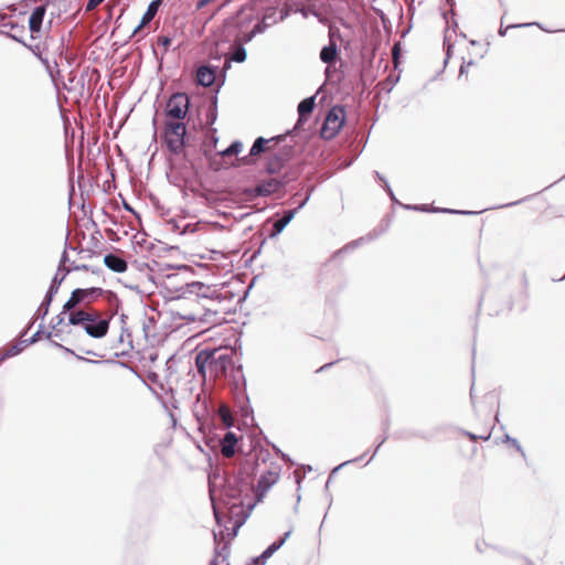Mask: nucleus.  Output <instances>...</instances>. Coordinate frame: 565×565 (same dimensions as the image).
Returning a JSON list of instances; mask_svg holds the SVG:
<instances>
[{"mask_svg":"<svg viewBox=\"0 0 565 565\" xmlns=\"http://www.w3.org/2000/svg\"><path fill=\"white\" fill-rule=\"evenodd\" d=\"M42 65L45 67L46 73L51 77L54 85H56V76H60V71L57 68V63L54 61L53 64H51L47 56L41 58L40 61Z\"/></svg>","mask_w":565,"mask_h":565,"instance_id":"obj_32","label":"nucleus"},{"mask_svg":"<svg viewBox=\"0 0 565 565\" xmlns=\"http://www.w3.org/2000/svg\"><path fill=\"white\" fill-rule=\"evenodd\" d=\"M430 213H449V214H460V215H477L480 212L468 211V210H455L449 207H435L429 205Z\"/></svg>","mask_w":565,"mask_h":565,"instance_id":"obj_35","label":"nucleus"},{"mask_svg":"<svg viewBox=\"0 0 565 565\" xmlns=\"http://www.w3.org/2000/svg\"><path fill=\"white\" fill-rule=\"evenodd\" d=\"M162 3H163V0H151L149 2L147 10L145 11V13L141 17V21H140L139 25H137L135 28L132 34H136L139 31V29H141L142 25L149 24L153 20V18L160 10V7L162 6Z\"/></svg>","mask_w":565,"mask_h":565,"instance_id":"obj_21","label":"nucleus"},{"mask_svg":"<svg viewBox=\"0 0 565 565\" xmlns=\"http://www.w3.org/2000/svg\"><path fill=\"white\" fill-rule=\"evenodd\" d=\"M230 58L234 63H244L247 58V51H246L245 46L238 45L237 49L232 53Z\"/></svg>","mask_w":565,"mask_h":565,"instance_id":"obj_44","label":"nucleus"},{"mask_svg":"<svg viewBox=\"0 0 565 565\" xmlns=\"http://www.w3.org/2000/svg\"><path fill=\"white\" fill-rule=\"evenodd\" d=\"M530 198H531V195H527V196H524V198H522L520 200H516L514 202H510V203H505V204H500V205L495 206L494 209H505V207L515 206V205H519V204L527 201Z\"/></svg>","mask_w":565,"mask_h":565,"instance_id":"obj_62","label":"nucleus"},{"mask_svg":"<svg viewBox=\"0 0 565 565\" xmlns=\"http://www.w3.org/2000/svg\"><path fill=\"white\" fill-rule=\"evenodd\" d=\"M22 352L21 344H13L2 354H0V365L8 359L13 358Z\"/></svg>","mask_w":565,"mask_h":565,"instance_id":"obj_43","label":"nucleus"},{"mask_svg":"<svg viewBox=\"0 0 565 565\" xmlns=\"http://www.w3.org/2000/svg\"><path fill=\"white\" fill-rule=\"evenodd\" d=\"M276 215L279 216V218L273 223L268 235L265 237L267 239L277 238L286 228V226L294 220L296 216V211L286 210L284 216H280V213H277Z\"/></svg>","mask_w":565,"mask_h":565,"instance_id":"obj_14","label":"nucleus"},{"mask_svg":"<svg viewBox=\"0 0 565 565\" xmlns=\"http://www.w3.org/2000/svg\"><path fill=\"white\" fill-rule=\"evenodd\" d=\"M67 320L70 326H79L84 329V326L87 324L86 322L90 320V313L79 310L70 313Z\"/></svg>","mask_w":565,"mask_h":565,"instance_id":"obj_30","label":"nucleus"},{"mask_svg":"<svg viewBox=\"0 0 565 565\" xmlns=\"http://www.w3.org/2000/svg\"><path fill=\"white\" fill-rule=\"evenodd\" d=\"M192 285H199V281L186 282L178 288H175V295L170 298V301H180L183 299H188L190 295L196 297V291L199 288H191Z\"/></svg>","mask_w":565,"mask_h":565,"instance_id":"obj_26","label":"nucleus"},{"mask_svg":"<svg viewBox=\"0 0 565 565\" xmlns=\"http://www.w3.org/2000/svg\"><path fill=\"white\" fill-rule=\"evenodd\" d=\"M502 443L514 448L523 457V459L526 460V454H525L522 445L520 444V441L516 438L510 436L509 434H504L502 437Z\"/></svg>","mask_w":565,"mask_h":565,"instance_id":"obj_37","label":"nucleus"},{"mask_svg":"<svg viewBox=\"0 0 565 565\" xmlns=\"http://www.w3.org/2000/svg\"><path fill=\"white\" fill-rule=\"evenodd\" d=\"M221 553L223 554V562L227 561V557L230 554V546L227 544H225L222 547V551H218L217 548H215L214 556L210 561L209 565H220L218 555H221Z\"/></svg>","mask_w":565,"mask_h":565,"instance_id":"obj_46","label":"nucleus"},{"mask_svg":"<svg viewBox=\"0 0 565 565\" xmlns=\"http://www.w3.org/2000/svg\"><path fill=\"white\" fill-rule=\"evenodd\" d=\"M367 452H364L363 455L356 457V458H353V459H350V460H345L343 461L342 463L338 465L337 467H334L330 475H329V481L332 480V478L345 466L350 465V463H353V462H358V461H361L365 456H366Z\"/></svg>","mask_w":565,"mask_h":565,"instance_id":"obj_45","label":"nucleus"},{"mask_svg":"<svg viewBox=\"0 0 565 565\" xmlns=\"http://www.w3.org/2000/svg\"><path fill=\"white\" fill-rule=\"evenodd\" d=\"M473 64H475L473 60H469L468 62H466L463 60L461 65H460V67H459V77H461L462 75H466L468 73V67L473 65Z\"/></svg>","mask_w":565,"mask_h":565,"instance_id":"obj_63","label":"nucleus"},{"mask_svg":"<svg viewBox=\"0 0 565 565\" xmlns=\"http://www.w3.org/2000/svg\"><path fill=\"white\" fill-rule=\"evenodd\" d=\"M329 36V43L327 45H323L319 53L321 62L327 65L335 63L340 55V47L334 38L338 36L340 40H342V34L340 30H330Z\"/></svg>","mask_w":565,"mask_h":565,"instance_id":"obj_8","label":"nucleus"},{"mask_svg":"<svg viewBox=\"0 0 565 565\" xmlns=\"http://www.w3.org/2000/svg\"><path fill=\"white\" fill-rule=\"evenodd\" d=\"M172 41H173L172 36L168 35V34L167 35L161 34L158 36L157 43L163 49V52H167L170 49Z\"/></svg>","mask_w":565,"mask_h":565,"instance_id":"obj_53","label":"nucleus"},{"mask_svg":"<svg viewBox=\"0 0 565 565\" xmlns=\"http://www.w3.org/2000/svg\"><path fill=\"white\" fill-rule=\"evenodd\" d=\"M163 128L161 143L169 156L183 154L188 162L186 150L190 142L189 121L193 117V104L186 92L171 93L163 107Z\"/></svg>","mask_w":565,"mask_h":565,"instance_id":"obj_2","label":"nucleus"},{"mask_svg":"<svg viewBox=\"0 0 565 565\" xmlns=\"http://www.w3.org/2000/svg\"><path fill=\"white\" fill-rule=\"evenodd\" d=\"M3 26H10V29L13 32H7V31L0 30V34H3L7 38H9L24 46V44L26 42L24 41L23 35H22L24 33V28L22 25H18L17 23L10 21V22L3 24Z\"/></svg>","mask_w":565,"mask_h":565,"instance_id":"obj_27","label":"nucleus"},{"mask_svg":"<svg viewBox=\"0 0 565 565\" xmlns=\"http://www.w3.org/2000/svg\"><path fill=\"white\" fill-rule=\"evenodd\" d=\"M104 265L113 273L122 274L128 269V262L117 253H107L104 255Z\"/></svg>","mask_w":565,"mask_h":565,"instance_id":"obj_16","label":"nucleus"},{"mask_svg":"<svg viewBox=\"0 0 565 565\" xmlns=\"http://www.w3.org/2000/svg\"><path fill=\"white\" fill-rule=\"evenodd\" d=\"M279 548L274 543H270L258 556L253 557V563H260L265 565L266 562L278 551Z\"/></svg>","mask_w":565,"mask_h":565,"instance_id":"obj_31","label":"nucleus"},{"mask_svg":"<svg viewBox=\"0 0 565 565\" xmlns=\"http://www.w3.org/2000/svg\"><path fill=\"white\" fill-rule=\"evenodd\" d=\"M398 81V77L397 78H393L392 75L387 76L385 81L383 82H380V86L382 88V90H385L386 93H391L392 89L394 88L395 84L397 83Z\"/></svg>","mask_w":565,"mask_h":565,"instance_id":"obj_50","label":"nucleus"},{"mask_svg":"<svg viewBox=\"0 0 565 565\" xmlns=\"http://www.w3.org/2000/svg\"><path fill=\"white\" fill-rule=\"evenodd\" d=\"M191 288H199V290L196 291V299H217L218 301L222 300V295L218 291L213 289L212 286L206 285L202 281H199V285H192Z\"/></svg>","mask_w":565,"mask_h":565,"instance_id":"obj_24","label":"nucleus"},{"mask_svg":"<svg viewBox=\"0 0 565 565\" xmlns=\"http://www.w3.org/2000/svg\"><path fill=\"white\" fill-rule=\"evenodd\" d=\"M241 380H242V386L239 388L241 395L245 398V403L241 406V414L244 417H253L254 409L249 403V397L246 393L247 383H246V379H245L244 374H241Z\"/></svg>","mask_w":565,"mask_h":565,"instance_id":"obj_28","label":"nucleus"},{"mask_svg":"<svg viewBox=\"0 0 565 565\" xmlns=\"http://www.w3.org/2000/svg\"><path fill=\"white\" fill-rule=\"evenodd\" d=\"M285 141V135H277V136H274L269 139L265 138V137H257L250 149H249V156H258L260 153H263L266 149V146L269 143V142H275L277 145H279L280 142Z\"/></svg>","mask_w":565,"mask_h":565,"instance_id":"obj_18","label":"nucleus"},{"mask_svg":"<svg viewBox=\"0 0 565 565\" xmlns=\"http://www.w3.org/2000/svg\"><path fill=\"white\" fill-rule=\"evenodd\" d=\"M178 157H181L183 162L180 163L178 167H175V169L178 170V172H182L184 175H185V171H193L195 170V167H194V163L192 161V159L189 157L190 159V162L186 161V159L184 158L183 154H179Z\"/></svg>","mask_w":565,"mask_h":565,"instance_id":"obj_48","label":"nucleus"},{"mask_svg":"<svg viewBox=\"0 0 565 565\" xmlns=\"http://www.w3.org/2000/svg\"><path fill=\"white\" fill-rule=\"evenodd\" d=\"M289 15V12L287 10H282L279 13V17H277V8L274 6H268L264 10V14L262 19H258L256 22H265L267 25V29L276 24L279 21H284Z\"/></svg>","mask_w":565,"mask_h":565,"instance_id":"obj_20","label":"nucleus"},{"mask_svg":"<svg viewBox=\"0 0 565 565\" xmlns=\"http://www.w3.org/2000/svg\"><path fill=\"white\" fill-rule=\"evenodd\" d=\"M232 63H233V61L230 57L225 58L223 66H222V73L221 74L218 73V78H220L218 83H221V81L223 79L224 76L226 77V73L232 67Z\"/></svg>","mask_w":565,"mask_h":565,"instance_id":"obj_59","label":"nucleus"},{"mask_svg":"<svg viewBox=\"0 0 565 565\" xmlns=\"http://www.w3.org/2000/svg\"><path fill=\"white\" fill-rule=\"evenodd\" d=\"M243 142L241 140H233L224 150L220 152L223 157L238 156L243 150Z\"/></svg>","mask_w":565,"mask_h":565,"instance_id":"obj_33","label":"nucleus"},{"mask_svg":"<svg viewBox=\"0 0 565 565\" xmlns=\"http://www.w3.org/2000/svg\"><path fill=\"white\" fill-rule=\"evenodd\" d=\"M444 430V427H436L433 433H426L423 430H416V429H403L398 430L394 434L395 439H412V438H420L424 440H430L436 434L441 433Z\"/></svg>","mask_w":565,"mask_h":565,"instance_id":"obj_17","label":"nucleus"},{"mask_svg":"<svg viewBox=\"0 0 565 565\" xmlns=\"http://www.w3.org/2000/svg\"><path fill=\"white\" fill-rule=\"evenodd\" d=\"M296 149L291 145H285L276 151H271L266 160L264 170L266 173L274 175L277 174L279 180L285 181V188L299 179L303 172L305 163L298 161L289 164L296 156Z\"/></svg>","mask_w":565,"mask_h":565,"instance_id":"obj_4","label":"nucleus"},{"mask_svg":"<svg viewBox=\"0 0 565 565\" xmlns=\"http://www.w3.org/2000/svg\"><path fill=\"white\" fill-rule=\"evenodd\" d=\"M381 425H382V431H384V435L376 438V445H375L374 451H373L372 456L370 457V459L366 461V465L370 463L374 459V457L376 456L381 446L388 439V430L391 427L390 414H386L383 417Z\"/></svg>","mask_w":565,"mask_h":565,"instance_id":"obj_25","label":"nucleus"},{"mask_svg":"<svg viewBox=\"0 0 565 565\" xmlns=\"http://www.w3.org/2000/svg\"><path fill=\"white\" fill-rule=\"evenodd\" d=\"M365 238L364 237H360L358 239H354L350 243H348L347 245H344L342 248L338 249L334 254H333V258H337V257H340L341 255L343 254H347V253H350V252H353L355 248H358L359 246H361L363 243H364Z\"/></svg>","mask_w":565,"mask_h":565,"instance_id":"obj_36","label":"nucleus"},{"mask_svg":"<svg viewBox=\"0 0 565 565\" xmlns=\"http://www.w3.org/2000/svg\"><path fill=\"white\" fill-rule=\"evenodd\" d=\"M444 45L446 46V56L444 60V67H445L452 54V49H454V45L448 42L447 35H445V38H444Z\"/></svg>","mask_w":565,"mask_h":565,"instance_id":"obj_57","label":"nucleus"},{"mask_svg":"<svg viewBox=\"0 0 565 565\" xmlns=\"http://www.w3.org/2000/svg\"><path fill=\"white\" fill-rule=\"evenodd\" d=\"M282 189H285V181L279 180L278 175L274 174L256 185V195L267 198Z\"/></svg>","mask_w":565,"mask_h":565,"instance_id":"obj_13","label":"nucleus"},{"mask_svg":"<svg viewBox=\"0 0 565 565\" xmlns=\"http://www.w3.org/2000/svg\"><path fill=\"white\" fill-rule=\"evenodd\" d=\"M167 179L170 184L178 188H181L183 183L190 182V178L184 175L182 172H177V174L174 175H170L169 173H167Z\"/></svg>","mask_w":565,"mask_h":565,"instance_id":"obj_40","label":"nucleus"},{"mask_svg":"<svg viewBox=\"0 0 565 565\" xmlns=\"http://www.w3.org/2000/svg\"><path fill=\"white\" fill-rule=\"evenodd\" d=\"M212 360H213V350L203 349L199 351L194 358L195 367L199 374L206 376V367L210 366L212 369Z\"/></svg>","mask_w":565,"mask_h":565,"instance_id":"obj_19","label":"nucleus"},{"mask_svg":"<svg viewBox=\"0 0 565 565\" xmlns=\"http://www.w3.org/2000/svg\"><path fill=\"white\" fill-rule=\"evenodd\" d=\"M253 15L244 12H238L224 20L220 31L217 40V49L211 51V58L221 61L224 52L220 51L222 44H231L232 42L238 43V45L245 46L256 35L263 34L267 30L265 22H255L250 30L247 26L252 23Z\"/></svg>","mask_w":565,"mask_h":565,"instance_id":"obj_3","label":"nucleus"},{"mask_svg":"<svg viewBox=\"0 0 565 565\" xmlns=\"http://www.w3.org/2000/svg\"><path fill=\"white\" fill-rule=\"evenodd\" d=\"M220 67L212 64H203L198 67L195 79L198 85L202 87H215L218 84Z\"/></svg>","mask_w":565,"mask_h":565,"instance_id":"obj_11","label":"nucleus"},{"mask_svg":"<svg viewBox=\"0 0 565 565\" xmlns=\"http://www.w3.org/2000/svg\"><path fill=\"white\" fill-rule=\"evenodd\" d=\"M122 207L125 211L134 214L139 222L141 221L140 213H138L126 200H122Z\"/></svg>","mask_w":565,"mask_h":565,"instance_id":"obj_61","label":"nucleus"},{"mask_svg":"<svg viewBox=\"0 0 565 565\" xmlns=\"http://www.w3.org/2000/svg\"><path fill=\"white\" fill-rule=\"evenodd\" d=\"M217 313V310H214V309H211V308H205V312H204V317H200V320L202 321H207V316L210 315H216ZM172 316L173 318H178L180 320H185L188 322H194L199 319V317L195 315V313H185V315H182L180 312H173L172 311Z\"/></svg>","mask_w":565,"mask_h":565,"instance_id":"obj_29","label":"nucleus"},{"mask_svg":"<svg viewBox=\"0 0 565 565\" xmlns=\"http://www.w3.org/2000/svg\"><path fill=\"white\" fill-rule=\"evenodd\" d=\"M279 472L280 468L277 470H267L266 472L262 473L258 481H257V489L260 492V495L256 500L257 502L262 500L264 494L271 489V487L278 481L279 479Z\"/></svg>","mask_w":565,"mask_h":565,"instance_id":"obj_15","label":"nucleus"},{"mask_svg":"<svg viewBox=\"0 0 565 565\" xmlns=\"http://www.w3.org/2000/svg\"><path fill=\"white\" fill-rule=\"evenodd\" d=\"M24 46L26 49H29L39 58V61H41V58L45 57L44 46L41 43H36V44L25 43Z\"/></svg>","mask_w":565,"mask_h":565,"instance_id":"obj_49","label":"nucleus"},{"mask_svg":"<svg viewBox=\"0 0 565 565\" xmlns=\"http://www.w3.org/2000/svg\"><path fill=\"white\" fill-rule=\"evenodd\" d=\"M44 333V324L40 323L38 330L30 337L31 342L35 343L39 341L40 335Z\"/></svg>","mask_w":565,"mask_h":565,"instance_id":"obj_64","label":"nucleus"},{"mask_svg":"<svg viewBox=\"0 0 565 565\" xmlns=\"http://www.w3.org/2000/svg\"><path fill=\"white\" fill-rule=\"evenodd\" d=\"M110 321L111 317L99 318L97 315L90 313V320L86 322L84 330L90 338L103 339L109 331Z\"/></svg>","mask_w":565,"mask_h":565,"instance_id":"obj_9","label":"nucleus"},{"mask_svg":"<svg viewBox=\"0 0 565 565\" xmlns=\"http://www.w3.org/2000/svg\"><path fill=\"white\" fill-rule=\"evenodd\" d=\"M257 462L246 461L228 478L222 500L223 511L215 504L213 494H210L216 524L228 530L227 524L231 523V535L233 537L238 534L239 529L245 524L257 504V501L252 499L246 502L252 481L257 473Z\"/></svg>","mask_w":565,"mask_h":565,"instance_id":"obj_1","label":"nucleus"},{"mask_svg":"<svg viewBox=\"0 0 565 565\" xmlns=\"http://www.w3.org/2000/svg\"><path fill=\"white\" fill-rule=\"evenodd\" d=\"M88 268H90V265L88 264H76L75 262H72L70 268L64 269L63 274H66L67 276L71 271H88Z\"/></svg>","mask_w":565,"mask_h":565,"instance_id":"obj_54","label":"nucleus"},{"mask_svg":"<svg viewBox=\"0 0 565 565\" xmlns=\"http://www.w3.org/2000/svg\"><path fill=\"white\" fill-rule=\"evenodd\" d=\"M238 440L239 437L231 429H227V431L224 435V438L221 441L222 452L225 457L234 456L236 451L235 446L237 445Z\"/></svg>","mask_w":565,"mask_h":565,"instance_id":"obj_22","label":"nucleus"},{"mask_svg":"<svg viewBox=\"0 0 565 565\" xmlns=\"http://www.w3.org/2000/svg\"><path fill=\"white\" fill-rule=\"evenodd\" d=\"M399 206L407 211H415V212H428L429 211L428 204H405V203L401 202Z\"/></svg>","mask_w":565,"mask_h":565,"instance_id":"obj_51","label":"nucleus"},{"mask_svg":"<svg viewBox=\"0 0 565 565\" xmlns=\"http://www.w3.org/2000/svg\"><path fill=\"white\" fill-rule=\"evenodd\" d=\"M291 533H292V527H290L287 532H285L279 539H277L273 543L275 545H277L278 548H280L286 543V541L290 537Z\"/></svg>","mask_w":565,"mask_h":565,"instance_id":"obj_58","label":"nucleus"},{"mask_svg":"<svg viewBox=\"0 0 565 565\" xmlns=\"http://www.w3.org/2000/svg\"><path fill=\"white\" fill-rule=\"evenodd\" d=\"M103 295H105L109 301L114 302L117 308L121 305V300L115 291L93 286L88 288H75L63 305V309L64 311H71L77 305L89 302Z\"/></svg>","mask_w":565,"mask_h":565,"instance_id":"obj_5","label":"nucleus"},{"mask_svg":"<svg viewBox=\"0 0 565 565\" xmlns=\"http://www.w3.org/2000/svg\"><path fill=\"white\" fill-rule=\"evenodd\" d=\"M196 231H198V224L186 223L180 231V235H185L188 233H195Z\"/></svg>","mask_w":565,"mask_h":565,"instance_id":"obj_60","label":"nucleus"},{"mask_svg":"<svg viewBox=\"0 0 565 565\" xmlns=\"http://www.w3.org/2000/svg\"><path fill=\"white\" fill-rule=\"evenodd\" d=\"M119 320L121 323V331H122V333H126V335L129 338V347L132 349L134 345H132V339H131V331L126 327L128 316L126 313H121V315H119Z\"/></svg>","mask_w":565,"mask_h":565,"instance_id":"obj_52","label":"nucleus"},{"mask_svg":"<svg viewBox=\"0 0 565 565\" xmlns=\"http://www.w3.org/2000/svg\"><path fill=\"white\" fill-rule=\"evenodd\" d=\"M46 7L45 4H40L33 8L30 17H29V31L31 33V39L35 40L40 38V33L42 31L44 17L46 13Z\"/></svg>","mask_w":565,"mask_h":565,"instance_id":"obj_12","label":"nucleus"},{"mask_svg":"<svg viewBox=\"0 0 565 565\" xmlns=\"http://www.w3.org/2000/svg\"><path fill=\"white\" fill-rule=\"evenodd\" d=\"M347 121V110L343 105H334L329 110L321 127V136L324 139H333L343 128Z\"/></svg>","mask_w":565,"mask_h":565,"instance_id":"obj_6","label":"nucleus"},{"mask_svg":"<svg viewBox=\"0 0 565 565\" xmlns=\"http://www.w3.org/2000/svg\"><path fill=\"white\" fill-rule=\"evenodd\" d=\"M66 274H55L50 282V286L44 295V298L42 302L40 303L39 308L35 311V317L44 320L50 311V307L52 301L54 300V297L58 292V289L62 285V282L65 280Z\"/></svg>","mask_w":565,"mask_h":565,"instance_id":"obj_7","label":"nucleus"},{"mask_svg":"<svg viewBox=\"0 0 565 565\" xmlns=\"http://www.w3.org/2000/svg\"><path fill=\"white\" fill-rule=\"evenodd\" d=\"M530 26H537L540 30H542L546 33L554 32L553 30L547 29L546 26H544V24H542L541 22H537V21L523 22V23H511L508 25V29H522V28H530Z\"/></svg>","mask_w":565,"mask_h":565,"instance_id":"obj_39","label":"nucleus"},{"mask_svg":"<svg viewBox=\"0 0 565 565\" xmlns=\"http://www.w3.org/2000/svg\"><path fill=\"white\" fill-rule=\"evenodd\" d=\"M66 312L67 311H64V309L62 308V312H60L52 319V329L53 330H55V328H57L60 324H62L64 322Z\"/></svg>","mask_w":565,"mask_h":565,"instance_id":"obj_56","label":"nucleus"},{"mask_svg":"<svg viewBox=\"0 0 565 565\" xmlns=\"http://www.w3.org/2000/svg\"><path fill=\"white\" fill-rule=\"evenodd\" d=\"M458 430H459V433L462 436L467 437L471 441H477V440H484V441H487V440H489L491 438V431H489V433H487L484 435H477V434H475L472 431H469V430H466L463 428H458Z\"/></svg>","mask_w":565,"mask_h":565,"instance_id":"obj_41","label":"nucleus"},{"mask_svg":"<svg viewBox=\"0 0 565 565\" xmlns=\"http://www.w3.org/2000/svg\"><path fill=\"white\" fill-rule=\"evenodd\" d=\"M220 417L227 429L234 426L233 417L227 406L222 405L218 408Z\"/></svg>","mask_w":565,"mask_h":565,"instance_id":"obj_38","label":"nucleus"},{"mask_svg":"<svg viewBox=\"0 0 565 565\" xmlns=\"http://www.w3.org/2000/svg\"><path fill=\"white\" fill-rule=\"evenodd\" d=\"M225 83V76L221 81V83L217 84L216 87L213 88V92L211 95H206L204 97V107H205V122L207 126H213L217 120V104H218V93L222 88V86Z\"/></svg>","mask_w":565,"mask_h":565,"instance_id":"obj_10","label":"nucleus"},{"mask_svg":"<svg viewBox=\"0 0 565 565\" xmlns=\"http://www.w3.org/2000/svg\"><path fill=\"white\" fill-rule=\"evenodd\" d=\"M383 190L387 193V195L390 196L391 199V202L393 205H398L401 204V201H398V199L396 198L393 189L391 188L388 181H385V185H383Z\"/></svg>","mask_w":565,"mask_h":565,"instance_id":"obj_55","label":"nucleus"},{"mask_svg":"<svg viewBox=\"0 0 565 565\" xmlns=\"http://www.w3.org/2000/svg\"><path fill=\"white\" fill-rule=\"evenodd\" d=\"M316 108V95L306 97L300 100L297 106L298 115H300V121H308L309 116Z\"/></svg>","mask_w":565,"mask_h":565,"instance_id":"obj_23","label":"nucleus"},{"mask_svg":"<svg viewBox=\"0 0 565 565\" xmlns=\"http://www.w3.org/2000/svg\"><path fill=\"white\" fill-rule=\"evenodd\" d=\"M232 362H233V360L230 354L222 353L220 355H216L215 351H213L212 369H218V367L225 369Z\"/></svg>","mask_w":565,"mask_h":565,"instance_id":"obj_34","label":"nucleus"},{"mask_svg":"<svg viewBox=\"0 0 565 565\" xmlns=\"http://www.w3.org/2000/svg\"><path fill=\"white\" fill-rule=\"evenodd\" d=\"M315 185H311L309 186L307 190H306V193L303 195V198L301 200H299L297 202V205L295 209H290V211H296V214L302 209L306 206V204L308 203V201L310 200V196L312 194V192L315 191Z\"/></svg>","mask_w":565,"mask_h":565,"instance_id":"obj_47","label":"nucleus"},{"mask_svg":"<svg viewBox=\"0 0 565 565\" xmlns=\"http://www.w3.org/2000/svg\"><path fill=\"white\" fill-rule=\"evenodd\" d=\"M104 363H107V364H115V365H119L120 367H124V369H127L129 370L130 372H132L138 379H140L143 383H145V380L142 379V376L139 374L138 371H136L132 366H130L127 362H124V361H119L117 359H107V360H103V364Z\"/></svg>","mask_w":565,"mask_h":565,"instance_id":"obj_42","label":"nucleus"}]
</instances>
